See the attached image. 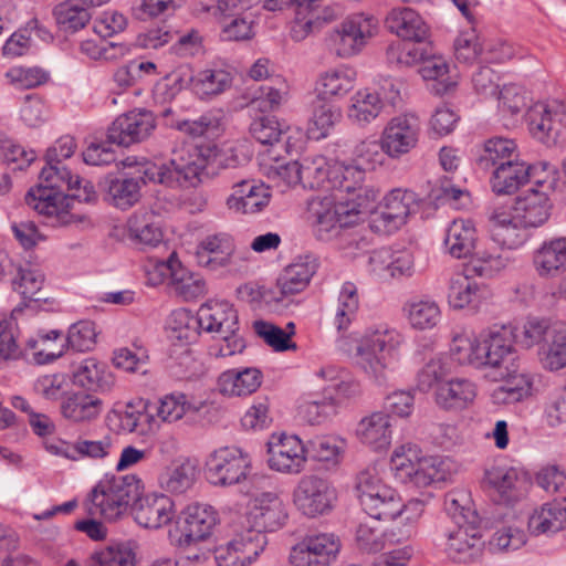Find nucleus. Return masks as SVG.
I'll return each instance as SVG.
<instances>
[{
  "label": "nucleus",
  "mask_w": 566,
  "mask_h": 566,
  "mask_svg": "<svg viewBox=\"0 0 566 566\" xmlns=\"http://www.w3.org/2000/svg\"><path fill=\"white\" fill-rule=\"evenodd\" d=\"M213 155L210 148L177 150L166 164L157 165L147 160L137 161L128 157L124 166L136 168L137 176L122 175L106 181V199L114 207L127 210L142 198L146 182L160 184L170 188L195 186L203 171L207 160Z\"/></svg>",
  "instance_id": "nucleus-1"
},
{
  "label": "nucleus",
  "mask_w": 566,
  "mask_h": 566,
  "mask_svg": "<svg viewBox=\"0 0 566 566\" xmlns=\"http://www.w3.org/2000/svg\"><path fill=\"white\" fill-rule=\"evenodd\" d=\"M450 354L460 365L483 371L491 379L509 375V367L517 360L515 329L494 325L479 335L461 329L452 336Z\"/></svg>",
  "instance_id": "nucleus-2"
},
{
  "label": "nucleus",
  "mask_w": 566,
  "mask_h": 566,
  "mask_svg": "<svg viewBox=\"0 0 566 566\" xmlns=\"http://www.w3.org/2000/svg\"><path fill=\"white\" fill-rule=\"evenodd\" d=\"M403 342V335L397 328L387 323H378L366 327L357 336L355 347L349 346L345 336L337 339V345L354 355L357 365L371 381L382 386L399 358Z\"/></svg>",
  "instance_id": "nucleus-3"
},
{
  "label": "nucleus",
  "mask_w": 566,
  "mask_h": 566,
  "mask_svg": "<svg viewBox=\"0 0 566 566\" xmlns=\"http://www.w3.org/2000/svg\"><path fill=\"white\" fill-rule=\"evenodd\" d=\"M360 197V203L344 201V197L337 195L313 197L307 203V214L316 238L333 240L344 228L358 223L368 211L374 192L365 190Z\"/></svg>",
  "instance_id": "nucleus-4"
},
{
  "label": "nucleus",
  "mask_w": 566,
  "mask_h": 566,
  "mask_svg": "<svg viewBox=\"0 0 566 566\" xmlns=\"http://www.w3.org/2000/svg\"><path fill=\"white\" fill-rule=\"evenodd\" d=\"M142 481L134 474L101 481L90 493L86 511L108 522L122 518L142 494Z\"/></svg>",
  "instance_id": "nucleus-5"
},
{
  "label": "nucleus",
  "mask_w": 566,
  "mask_h": 566,
  "mask_svg": "<svg viewBox=\"0 0 566 566\" xmlns=\"http://www.w3.org/2000/svg\"><path fill=\"white\" fill-rule=\"evenodd\" d=\"M355 490L363 510L376 521H391L402 512V500L388 485L377 465L361 470L356 476Z\"/></svg>",
  "instance_id": "nucleus-6"
},
{
  "label": "nucleus",
  "mask_w": 566,
  "mask_h": 566,
  "mask_svg": "<svg viewBox=\"0 0 566 566\" xmlns=\"http://www.w3.org/2000/svg\"><path fill=\"white\" fill-rule=\"evenodd\" d=\"M286 520V506L280 496L274 492H263L252 500L247 513L234 516L232 522L253 541L261 538L265 548V533L279 530Z\"/></svg>",
  "instance_id": "nucleus-7"
},
{
  "label": "nucleus",
  "mask_w": 566,
  "mask_h": 566,
  "mask_svg": "<svg viewBox=\"0 0 566 566\" xmlns=\"http://www.w3.org/2000/svg\"><path fill=\"white\" fill-rule=\"evenodd\" d=\"M336 499V490L332 483L316 474L303 475L292 494L296 510L311 518L329 513Z\"/></svg>",
  "instance_id": "nucleus-8"
},
{
  "label": "nucleus",
  "mask_w": 566,
  "mask_h": 566,
  "mask_svg": "<svg viewBox=\"0 0 566 566\" xmlns=\"http://www.w3.org/2000/svg\"><path fill=\"white\" fill-rule=\"evenodd\" d=\"M217 523L218 514L211 505L192 504L178 518L175 531L169 532V537L178 547L188 548L209 537Z\"/></svg>",
  "instance_id": "nucleus-9"
},
{
  "label": "nucleus",
  "mask_w": 566,
  "mask_h": 566,
  "mask_svg": "<svg viewBox=\"0 0 566 566\" xmlns=\"http://www.w3.org/2000/svg\"><path fill=\"white\" fill-rule=\"evenodd\" d=\"M438 546L455 563L468 564L482 556L484 542L479 524H455L438 537Z\"/></svg>",
  "instance_id": "nucleus-10"
},
{
  "label": "nucleus",
  "mask_w": 566,
  "mask_h": 566,
  "mask_svg": "<svg viewBox=\"0 0 566 566\" xmlns=\"http://www.w3.org/2000/svg\"><path fill=\"white\" fill-rule=\"evenodd\" d=\"M248 453L235 447L213 451L207 460V476L214 485L227 486L247 479L250 470Z\"/></svg>",
  "instance_id": "nucleus-11"
},
{
  "label": "nucleus",
  "mask_w": 566,
  "mask_h": 566,
  "mask_svg": "<svg viewBox=\"0 0 566 566\" xmlns=\"http://www.w3.org/2000/svg\"><path fill=\"white\" fill-rule=\"evenodd\" d=\"M420 132V119L413 113L390 118L380 135L387 156L397 159L410 153L418 144Z\"/></svg>",
  "instance_id": "nucleus-12"
},
{
  "label": "nucleus",
  "mask_w": 566,
  "mask_h": 566,
  "mask_svg": "<svg viewBox=\"0 0 566 566\" xmlns=\"http://www.w3.org/2000/svg\"><path fill=\"white\" fill-rule=\"evenodd\" d=\"M237 255L235 240L228 232H214L202 237L193 252L196 263L213 272L232 268Z\"/></svg>",
  "instance_id": "nucleus-13"
},
{
  "label": "nucleus",
  "mask_w": 566,
  "mask_h": 566,
  "mask_svg": "<svg viewBox=\"0 0 566 566\" xmlns=\"http://www.w3.org/2000/svg\"><path fill=\"white\" fill-rule=\"evenodd\" d=\"M268 463L277 472L300 473L306 463L307 451L297 436L273 433L268 441Z\"/></svg>",
  "instance_id": "nucleus-14"
},
{
  "label": "nucleus",
  "mask_w": 566,
  "mask_h": 566,
  "mask_svg": "<svg viewBox=\"0 0 566 566\" xmlns=\"http://www.w3.org/2000/svg\"><path fill=\"white\" fill-rule=\"evenodd\" d=\"M339 549L340 541L332 533L307 536L291 549L290 563L293 566H329Z\"/></svg>",
  "instance_id": "nucleus-15"
},
{
  "label": "nucleus",
  "mask_w": 566,
  "mask_h": 566,
  "mask_svg": "<svg viewBox=\"0 0 566 566\" xmlns=\"http://www.w3.org/2000/svg\"><path fill=\"white\" fill-rule=\"evenodd\" d=\"M156 127L151 112L137 108L119 115L107 130V139L118 146H130L148 138Z\"/></svg>",
  "instance_id": "nucleus-16"
},
{
  "label": "nucleus",
  "mask_w": 566,
  "mask_h": 566,
  "mask_svg": "<svg viewBox=\"0 0 566 566\" xmlns=\"http://www.w3.org/2000/svg\"><path fill=\"white\" fill-rule=\"evenodd\" d=\"M24 200L29 208L54 220V224L65 226L74 221L72 198L62 191L38 184L27 192Z\"/></svg>",
  "instance_id": "nucleus-17"
},
{
  "label": "nucleus",
  "mask_w": 566,
  "mask_h": 566,
  "mask_svg": "<svg viewBox=\"0 0 566 566\" xmlns=\"http://www.w3.org/2000/svg\"><path fill=\"white\" fill-rule=\"evenodd\" d=\"M231 539L214 551L218 566H247L253 563L264 551L261 538L254 541L239 528L232 521L230 523Z\"/></svg>",
  "instance_id": "nucleus-18"
},
{
  "label": "nucleus",
  "mask_w": 566,
  "mask_h": 566,
  "mask_svg": "<svg viewBox=\"0 0 566 566\" xmlns=\"http://www.w3.org/2000/svg\"><path fill=\"white\" fill-rule=\"evenodd\" d=\"M39 184L63 193L65 191H73L71 195L72 200L77 199L78 201L92 202L96 199L93 184L88 180H83L77 175H72L61 164L48 163L41 169Z\"/></svg>",
  "instance_id": "nucleus-19"
},
{
  "label": "nucleus",
  "mask_w": 566,
  "mask_h": 566,
  "mask_svg": "<svg viewBox=\"0 0 566 566\" xmlns=\"http://www.w3.org/2000/svg\"><path fill=\"white\" fill-rule=\"evenodd\" d=\"M365 169L359 165L344 164L334 161L332 169V195L343 196L344 201L360 203V195L365 190H371L374 198L368 202V211L378 198V190L373 186L364 185Z\"/></svg>",
  "instance_id": "nucleus-20"
},
{
  "label": "nucleus",
  "mask_w": 566,
  "mask_h": 566,
  "mask_svg": "<svg viewBox=\"0 0 566 566\" xmlns=\"http://www.w3.org/2000/svg\"><path fill=\"white\" fill-rule=\"evenodd\" d=\"M134 520L145 528L158 530L176 517V504L171 497L163 493L138 496L133 506Z\"/></svg>",
  "instance_id": "nucleus-21"
},
{
  "label": "nucleus",
  "mask_w": 566,
  "mask_h": 566,
  "mask_svg": "<svg viewBox=\"0 0 566 566\" xmlns=\"http://www.w3.org/2000/svg\"><path fill=\"white\" fill-rule=\"evenodd\" d=\"M552 202L545 191L527 189L520 193L512 206L511 212L516 222L536 229L543 227L552 213Z\"/></svg>",
  "instance_id": "nucleus-22"
},
{
  "label": "nucleus",
  "mask_w": 566,
  "mask_h": 566,
  "mask_svg": "<svg viewBox=\"0 0 566 566\" xmlns=\"http://www.w3.org/2000/svg\"><path fill=\"white\" fill-rule=\"evenodd\" d=\"M566 528V495L543 503L530 515L528 533L533 536H553Z\"/></svg>",
  "instance_id": "nucleus-23"
},
{
  "label": "nucleus",
  "mask_w": 566,
  "mask_h": 566,
  "mask_svg": "<svg viewBox=\"0 0 566 566\" xmlns=\"http://www.w3.org/2000/svg\"><path fill=\"white\" fill-rule=\"evenodd\" d=\"M417 195L407 189H394L382 200L379 221L387 231H395L407 222L408 217L418 210Z\"/></svg>",
  "instance_id": "nucleus-24"
},
{
  "label": "nucleus",
  "mask_w": 566,
  "mask_h": 566,
  "mask_svg": "<svg viewBox=\"0 0 566 566\" xmlns=\"http://www.w3.org/2000/svg\"><path fill=\"white\" fill-rule=\"evenodd\" d=\"M532 265L541 279H554L566 269V237L544 240L532 253Z\"/></svg>",
  "instance_id": "nucleus-25"
},
{
  "label": "nucleus",
  "mask_w": 566,
  "mask_h": 566,
  "mask_svg": "<svg viewBox=\"0 0 566 566\" xmlns=\"http://www.w3.org/2000/svg\"><path fill=\"white\" fill-rule=\"evenodd\" d=\"M478 395L476 385L467 378H452L438 385L436 403L447 411H461L473 403Z\"/></svg>",
  "instance_id": "nucleus-26"
},
{
  "label": "nucleus",
  "mask_w": 566,
  "mask_h": 566,
  "mask_svg": "<svg viewBox=\"0 0 566 566\" xmlns=\"http://www.w3.org/2000/svg\"><path fill=\"white\" fill-rule=\"evenodd\" d=\"M177 261L171 256L167 262L155 265V276L149 277L153 284L160 283L166 275H170L177 294L186 301L195 300L206 293V282L197 274L186 273L182 270H176Z\"/></svg>",
  "instance_id": "nucleus-27"
},
{
  "label": "nucleus",
  "mask_w": 566,
  "mask_h": 566,
  "mask_svg": "<svg viewBox=\"0 0 566 566\" xmlns=\"http://www.w3.org/2000/svg\"><path fill=\"white\" fill-rule=\"evenodd\" d=\"M317 270V261L313 255H300L289 264L277 279L276 287L284 297L303 292Z\"/></svg>",
  "instance_id": "nucleus-28"
},
{
  "label": "nucleus",
  "mask_w": 566,
  "mask_h": 566,
  "mask_svg": "<svg viewBox=\"0 0 566 566\" xmlns=\"http://www.w3.org/2000/svg\"><path fill=\"white\" fill-rule=\"evenodd\" d=\"M213 409L207 400H196L182 392L165 395L158 400L157 417L167 423H174L189 415L208 413Z\"/></svg>",
  "instance_id": "nucleus-29"
},
{
  "label": "nucleus",
  "mask_w": 566,
  "mask_h": 566,
  "mask_svg": "<svg viewBox=\"0 0 566 566\" xmlns=\"http://www.w3.org/2000/svg\"><path fill=\"white\" fill-rule=\"evenodd\" d=\"M492 239L501 247L515 250L523 247L530 239L531 230L516 222L512 212L494 210L490 216Z\"/></svg>",
  "instance_id": "nucleus-30"
},
{
  "label": "nucleus",
  "mask_w": 566,
  "mask_h": 566,
  "mask_svg": "<svg viewBox=\"0 0 566 566\" xmlns=\"http://www.w3.org/2000/svg\"><path fill=\"white\" fill-rule=\"evenodd\" d=\"M270 201L268 187L255 180H241L234 185L227 206L234 212L252 214L260 212Z\"/></svg>",
  "instance_id": "nucleus-31"
},
{
  "label": "nucleus",
  "mask_w": 566,
  "mask_h": 566,
  "mask_svg": "<svg viewBox=\"0 0 566 566\" xmlns=\"http://www.w3.org/2000/svg\"><path fill=\"white\" fill-rule=\"evenodd\" d=\"M356 437L373 450H386L392 439L390 416L382 411H375L361 418L356 427Z\"/></svg>",
  "instance_id": "nucleus-32"
},
{
  "label": "nucleus",
  "mask_w": 566,
  "mask_h": 566,
  "mask_svg": "<svg viewBox=\"0 0 566 566\" xmlns=\"http://www.w3.org/2000/svg\"><path fill=\"white\" fill-rule=\"evenodd\" d=\"M385 101L378 91L359 88L349 98L346 108L347 118L358 127H366L384 111Z\"/></svg>",
  "instance_id": "nucleus-33"
},
{
  "label": "nucleus",
  "mask_w": 566,
  "mask_h": 566,
  "mask_svg": "<svg viewBox=\"0 0 566 566\" xmlns=\"http://www.w3.org/2000/svg\"><path fill=\"white\" fill-rule=\"evenodd\" d=\"M201 331L208 333H232L238 331V315L233 306L226 301H209L198 310Z\"/></svg>",
  "instance_id": "nucleus-34"
},
{
  "label": "nucleus",
  "mask_w": 566,
  "mask_h": 566,
  "mask_svg": "<svg viewBox=\"0 0 566 566\" xmlns=\"http://www.w3.org/2000/svg\"><path fill=\"white\" fill-rule=\"evenodd\" d=\"M356 81L357 72L350 66L329 69L322 72L316 81V96L327 101L343 98L355 87Z\"/></svg>",
  "instance_id": "nucleus-35"
},
{
  "label": "nucleus",
  "mask_w": 566,
  "mask_h": 566,
  "mask_svg": "<svg viewBox=\"0 0 566 566\" xmlns=\"http://www.w3.org/2000/svg\"><path fill=\"white\" fill-rule=\"evenodd\" d=\"M262 0H218L217 6L213 7V14L220 13L223 15L222 31L226 33H233V35H254V21L249 20V17H240L238 11L250 9L259 4Z\"/></svg>",
  "instance_id": "nucleus-36"
},
{
  "label": "nucleus",
  "mask_w": 566,
  "mask_h": 566,
  "mask_svg": "<svg viewBox=\"0 0 566 566\" xmlns=\"http://www.w3.org/2000/svg\"><path fill=\"white\" fill-rule=\"evenodd\" d=\"M453 472V463L450 459L441 457H423L416 462L403 483L412 484L417 488H426L433 483H440L449 480Z\"/></svg>",
  "instance_id": "nucleus-37"
},
{
  "label": "nucleus",
  "mask_w": 566,
  "mask_h": 566,
  "mask_svg": "<svg viewBox=\"0 0 566 566\" xmlns=\"http://www.w3.org/2000/svg\"><path fill=\"white\" fill-rule=\"evenodd\" d=\"M428 44L426 38H395L386 49L387 63L398 69L417 65L428 53Z\"/></svg>",
  "instance_id": "nucleus-38"
},
{
  "label": "nucleus",
  "mask_w": 566,
  "mask_h": 566,
  "mask_svg": "<svg viewBox=\"0 0 566 566\" xmlns=\"http://www.w3.org/2000/svg\"><path fill=\"white\" fill-rule=\"evenodd\" d=\"M478 233L470 219H454L447 228L444 248L455 259L467 258L475 248Z\"/></svg>",
  "instance_id": "nucleus-39"
},
{
  "label": "nucleus",
  "mask_w": 566,
  "mask_h": 566,
  "mask_svg": "<svg viewBox=\"0 0 566 566\" xmlns=\"http://www.w3.org/2000/svg\"><path fill=\"white\" fill-rule=\"evenodd\" d=\"M427 51L426 56L421 57L419 62V75L423 81H434L438 83L437 94H444L453 90L458 82L449 75L450 64L446 57L434 50L431 42H429Z\"/></svg>",
  "instance_id": "nucleus-40"
},
{
  "label": "nucleus",
  "mask_w": 566,
  "mask_h": 566,
  "mask_svg": "<svg viewBox=\"0 0 566 566\" xmlns=\"http://www.w3.org/2000/svg\"><path fill=\"white\" fill-rule=\"evenodd\" d=\"M261 382L262 374L256 368L229 369L219 376L218 388L224 396L240 397L254 392Z\"/></svg>",
  "instance_id": "nucleus-41"
},
{
  "label": "nucleus",
  "mask_w": 566,
  "mask_h": 566,
  "mask_svg": "<svg viewBox=\"0 0 566 566\" xmlns=\"http://www.w3.org/2000/svg\"><path fill=\"white\" fill-rule=\"evenodd\" d=\"M232 82L233 72L219 66L200 70L190 77L192 91L200 98H210L224 93L231 87Z\"/></svg>",
  "instance_id": "nucleus-42"
},
{
  "label": "nucleus",
  "mask_w": 566,
  "mask_h": 566,
  "mask_svg": "<svg viewBox=\"0 0 566 566\" xmlns=\"http://www.w3.org/2000/svg\"><path fill=\"white\" fill-rule=\"evenodd\" d=\"M518 473L516 469L507 465H492L484 472L483 485L499 496L504 503L518 499Z\"/></svg>",
  "instance_id": "nucleus-43"
},
{
  "label": "nucleus",
  "mask_w": 566,
  "mask_h": 566,
  "mask_svg": "<svg viewBox=\"0 0 566 566\" xmlns=\"http://www.w3.org/2000/svg\"><path fill=\"white\" fill-rule=\"evenodd\" d=\"M403 315L411 328L428 331L441 321V308L430 297H412L402 307Z\"/></svg>",
  "instance_id": "nucleus-44"
},
{
  "label": "nucleus",
  "mask_w": 566,
  "mask_h": 566,
  "mask_svg": "<svg viewBox=\"0 0 566 566\" xmlns=\"http://www.w3.org/2000/svg\"><path fill=\"white\" fill-rule=\"evenodd\" d=\"M65 340L57 329L40 331L27 340V350L35 364L43 365L60 358L65 352Z\"/></svg>",
  "instance_id": "nucleus-45"
},
{
  "label": "nucleus",
  "mask_w": 566,
  "mask_h": 566,
  "mask_svg": "<svg viewBox=\"0 0 566 566\" xmlns=\"http://www.w3.org/2000/svg\"><path fill=\"white\" fill-rule=\"evenodd\" d=\"M527 176L528 165L516 157L494 168L491 177L492 189L497 195L513 193L527 182Z\"/></svg>",
  "instance_id": "nucleus-46"
},
{
  "label": "nucleus",
  "mask_w": 566,
  "mask_h": 566,
  "mask_svg": "<svg viewBox=\"0 0 566 566\" xmlns=\"http://www.w3.org/2000/svg\"><path fill=\"white\" fill-rule=\"evenodd\" d=\"M127 235L136 244L156 247L163 240V232L154 221V213L147 209L134 212L126 222Z\"/></svg>",
  "instance_id": "nucleus-47"
},
{
  "label": "nucleus",
  "mask_w": 566,
  "mask_h": 566,
  "mask_svg": "<svg viewBox=\"0 0 566 566\" xmlns=\"http://www.w3.org/2000/svg\"><path fill=\"white\" fill-rule=\"evenodd\" d=\"M102 410L103 401L96 396L84 392L71 395L61 405L63 417L76 423L95 420Z\"/></svg>",
  "instance_id": "nucleus-48"
},
{
  "label": "nucleus",
  "mask_w": 566,
  "mask_h": 566,
  "mask_svg": "<svg viewBox=\"0 0 566 566\" xmlns=\"http://www.w3.org/2000/svg\"><path fill=\"white\" fill-rule=\"evenodd\" d=\"M538 359L551 371L566 367V323H554L551 337L538 348Z\"/></svg>",
  "instance_id": "nucleus-49"
},
{
  "label": "nucleus",
  "mask_w": 566,
  "mask_h": 566,
  "mask_svg": "<svg viewBox=\"0 0 566 566\" xmlns=\"http://www.w3.org/2000/svg\"><path fill=\"white\" fill-rule=\"evenodd\" d=\"M196 473V467L186 459L165 468L158 476V485L167 493L182 494L193 485Z\"/></svg>",
  "instance_id": "nucleus-50"
},
{
  "label": "nucleus",
  "mask_w": 566,
  "mask_h": 566,
  "mask_svg": "<svg viewBox=\"0 0 566 566\" xmlns=\"http://www.w3.org/2000/svg\"><path fill=\"white\" fill-rule=\"evenodd\" d=\"M359 296L357 286L345 282L339 290L334 308L333 325L338 333L346 332L357 317Z\"/></svg>",
  "instance_id": "nucleus-51"
},
{
  "label": "nucleus",
  "mask_w": 566,
  "mask_h": 566,
  "mask_svg": "<svg viewBox=\"0 0 566 566\" xmlns=\"http://www.w3.org/2000/svg\"><path fill=\"white\" fill-rule=\"evenodd\" d=\"M385 25L396 35H427L429 28L422 17L411 8H395L385 18Z\"/></svg>",
  "instance_id": "nucleus-52"
},
{
  "label": "nucleus",
  "mask_w": 566,
  "mask_h": 566,
  "mask_svg": "<svg viewBox=\"0 0 566 566\" xmlns=\"http://www.w3.org/2000/svg\"><path fill=\"white\" fill-rule=\"evenodd\" d=\"M516 157H518L517 146L513 139L492 137L484 142L478 164L482 169L488 170Z\"/></svg>",
  "instance_id": "nucleus-53"
},
{
  "label": "nucleus",
  "mask_w": 566,
  "mask_h": 566,
  "mask_svg": "<svg viewBox=\"0 0 566 566\" xmlns=\"http://www.w3.org/2000/svg\"><path fill=\"white\" fill-rule=\"evenodd\" d=\"M254 333L275 352L295 350L296 344L292 342L295 325L289 322L285 328L263 319L253 322Z\"/></svg>",
  "instance_id": "nucleus-54"
},
{
  "label": "nucleus",
  "mask_w": 566,
  "mask_h": 566,
  "mask_svg": "<svg viewBox=\"0 0 566 566\" xmlns=\"http://www.w3.org/2000/svg\"><path fill=\"white\" fill-rule=\"evenodd\" d=\"M334 161L324 156L302 159L303 187L331 191Z\"/></svg>",
  "instance_id": "nucleus-55"
},
{
  "label": "nucleus",
  "mask_w": 566,
  "mask_h": 566,
  "mask_svg": "<svg viewBox=\"0 0 566 566\" xmlns=\"http://www.w3.org/2000/svg\"><path fill=\"white\" fill-rule=\"evenodd\" d=\"M554 323L549 319L537 316H528L520 327L515 329V343L523 348L530 349L534 346H542L552 335Z\"/></svg>",
  "instance_id": "nucleus-56"
},
{
  "label": "nucleus",
  "mask_w": 566,
  "mask_h": 566,
  "mask_svg": "<svg viewBox=\"0 0 566 566\" xmlns=\"http://www.w3.org/2000/svg\"><path fill=\"white\" fill-rule=\"evenodd\" d=\"M526 541V533L522 528L503 525L493 531L486 542V549L492 555H507L521 549Z\"/></svg>",
  "instance_id": "nucleus-57"
},
{
  "label": "nucleus",
  "mask_w": 566,
  "mask_h": 566,
  "mask_svg": "<svg viewBox=\"0 0 566 566\" xmlns=\"http://www.w3.org/2000/svg\"><path fill=\"white\" fill-rule=\"evenodd\" d=\"M470 275L467 271L455 273L449 281L448 303L454 310L467 307L481 294V286Z\"/></svg>",
  "instance_id": "nucleus-58"
},
{
  "label": "nucleus",
  "mask_w": 566,
  "mask_h": 566,
  "mask_svg": "<svg viewBox=\"0 0 566 566\" xmlns=\"http://www.w3.org/2000/svg\"><path fill=\"white\" fill-rule=\"evenodd\" d=\"M340 118V107L331 104L327 99H321L316 96L313 104L310 132L316 139L325 138Z\"/></svg>",
  "instance_id": "nucleus-59"
},
{
  "label": "nucleus",
  "mask_w": 566,
  "mask_h": 566,
  "mask_svg": "<svg viewBox=\"0 0 566 566\" xmlns=\"http://www.w3.org/2000/svg\"><path fill=\"white\" fill-rule=\"evenodd\" d=\"M91 559L97 566H137L136 551L132 542H115L95 551Z\"/></svg>",
  "instance_id": "nucleus-60"
},
{
  "label": "nucleus",
  "mask_w": 566,
  "mask_h": 566,
  "mask_svg": "<svg viewBox=\"0 0 566 566\" xmlns=\"http://www.w3.org/2000/svg\"><path fill=\"white\" fill-rule=\"evenodd\" d=\"M74 382L88 390H107L112 381L105 366L94 358L81 361L73 373Z\"/></svg>",
  "instance_id": "nucleus-61"
},
{
  "label": "nucleus",
  "mask_w": 566,
  "mask_h": 566,
  "mask_svg": "<svg viewBox=\"0 0 566 566\" xmlns=\"http://www.w3.org/2000/svg\"><path fill=\"white\" fill-rule=\"evenodd\" d=\"M510 263L511 259L507 254L495 250H482L472 256L465 269L472 275L492 277L506 269Z\"/></svg>",
  "instance_id": "nucleus-62"
},
{
  "label": "nucleus",
  "mask_w": 566,
  "mask_h": 566,
  "mask_svg": "<svg viewBox=\"0 0 566 566\" xmlns=\"http://www.w3.org/2000/svg\"><path fill=\"white\" fill-rule=\"evenodd\" d=\"M81 51L92 60H117L130 53L124 42L111 41L109 38H86L81 42Z\"/></svg>",
  "instance_id": "nucleus-63"
},
{
  "label": "nucleus",
  "mask_w": 566,
  "mask_h": 566,
  "mask_svg": "<svg viewBox=\"0 0 566 566\" xmlns=\"http://www.w3.org/2000/svg\"><path fill=\"white\" fill-rule=\"evenodd\" d=\"M53 15L59 30L65 33L78 32L91 20L87 9L70 0L59 3L53 10Z\"/></svg>",
  "instance_id": "nucleus-64"
}]
</instances>
